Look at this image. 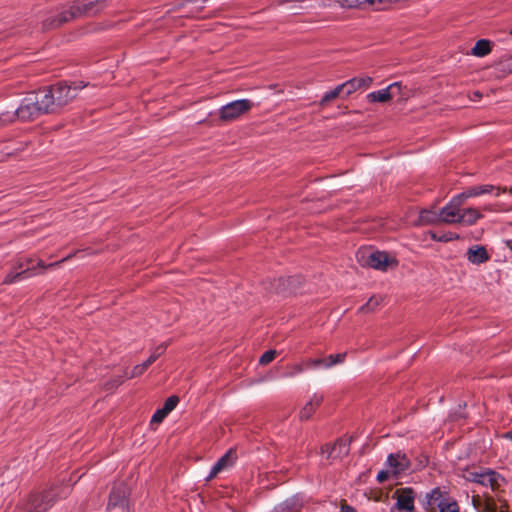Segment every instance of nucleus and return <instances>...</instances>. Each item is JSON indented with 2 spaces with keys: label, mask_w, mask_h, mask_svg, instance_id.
I'll return each mask as SVG.
<instances>
[{
  "label": "nucleus",
  "mask_w": 512,
  "mask_h": 512,
  "mask_svg": "<svg viewBox=\"0 0 512 512\" xmlns=\"http://www.w3.org/2000/svg\"><path fill=\"white\" fill-rule=\"evenodd\" d=\"M389 477V471H380L377 475V480L379 482H384Z\"/></svg>",
  "instance_id": "obj_36"
},
{
  "label": "nucleus",
  "mask_w": 512,
  "mask_h": 512,
  "mask_svg": "<svg viewBox=\"0 0 512 512\" xmlns=\"http://www.w3.org/2000/svg\"><path fill=\"white\" fill-rule=\"evenodd\" d=\"M358 80L359 89L362 87H369L372 83V78L369 76L356 78Z\"/></svg>",
  "instance_id": "obj_34"
},
{
  "label": "nucleus",
  "mask_w": 512,
  "mask_h": 512,
  "mask_svg": "<svg viewBox=\"0 0 512 512\" xmlns=\"http://www.w3.org/2000/svg\"><path fill=\"white\" fill-rule=\"evenodd\" d=\"M511 34H512V29H511Z\"/></svg>",
  "instance_id": "obj_46"
},
{
  "label": "nucleus",
  "mask_w": 512,
  "mask_h": 512,
  "mask_svg": "<svg viewBox=\"0 0 512 512\" xmlns=\"http://www.w3.org/2000/svg\"><path fill=\"white\" fill-rule=\"evenodd\" d=\"M277 354L276 350H268L266 351L259 359V363L262 365H266L274 360Z\"/></svg>",
  "instance_id": "obj_31"
},
{
  "label": "nucleus",
  "mask_w": 512,
  "mask_h": 512,
  "mask_svg": "<svg viewBox=\"0 0 512 512\" xmlns=\"http://www.w3.org/2000/svg\"><path fill=\"white\" fill-rule=\"evenodd\" d=\"M166 347H167V345L165 343H163V344L159 345L158 347H156L152 353L158 354V357H159L160 355H162V353H164V351L166 350Z\"/></svg>",
  "instance_id": "obj_37"
},
{
  "label": "nucleus",
  "mask_w": 512,
  "mask_h": 512,
  "mask_svg": "<svg viewBox=\"0 0 512 512\" xmlns=\"http://www.w3.org/2000/svg\"><path fill=\"white\" fill-rule=\"evenodd\" d=\"M505 437H506L507 439L512 440V431H510V432L506 433V434H505Z\"/></svg>",
  "instance_id": "obj_42"
},
{
  "label": "nucleus",
  "mask_w": 512,
  "mask_h": 512,
  "mask_svg": "<svg viewBox=\"0 0 512 512\" xmlns=\"http://www.w3.org/2000/svg\"><path fill=\"white\" fill-rule=\"evenodd\" d=\"M387 463L392 468L394 474H399L408 467V460L404 455L400 454H390L387 458Z\"/></svg>",
  "instance_id": "obj_18"
},
{
  "label": "nucleus",
  "mask_w": 512,
  "mask_h": 512,
  "mask_svg": "<svg viewBox=\"0 0 512 512\" xmlns=\"http://www.w3.org/2000/svg\"><path fill=\"white\" fill-rule=\"evenodd\" d=\"M341 511L342 512H356L355 509L349 505H342Z\"/></svg>",
  "instance_id": "obj_40"
},
{
  "label": "nucleus",
  "mask_w": 512,
  "mask_h": 512,
  "mask_svg": "<svg viewBox=\"0 0 512 512\" xmlns=\"http://www.w3.org/2000/svg\"><path fill=\"white\" fill-rule=\"evenodd\" d=\"M235 453L232 450L227 451L218 461L212 466L206 480L209 481L216 477L220 472L233 466L235 462Z\"/></svg>",
  "instance_id": "obj_14"
},
{
  "label": "nucleus",
  "mask_w": 512,
  "mask_h": 512,
  "mask_svg": "<svg viewBox=\"0 0 512 512\" xmlns=\"http://www.w3.org/2000/svg\"><path fill=\"white\" fill-rule=\"evenodd\" d=\"M53 95L54 105L56 110L67 105L72 99L77 96L78 88L76 86L67 85L66 83H59L50 88Z\"/></svg>",
  "instance_id": "obj_7"
},
{
  "label": "nucleus",
  "mask_w": 512,
  "mask_h": 512,
  "mask_svg": "<svg viewBox=\"0 0 512 512\" xmlns=\"http://www.w3.org/2000/svg\"><path fill=\"white\" fill-rule=\"evenodd\" d=\"M322 7L339 4L341 7H354L359 5V0H317Z\"/></svg>",
  "instance_id": "obj_23"
},
{
  "label": "nucleus",
  "mask_w": 512,
  "mask_h": 512,
  "mask_svg": "<svg viewBox=\"0 0 512 512\" xmlns=\"http://www.w3.org/2000/svg\"><path fill=\"white\" fill-rule=\"evenodd\" d=\"M462 477L467 481L489 487L493 491L498 490L505 483L499 473L484 468L466 469L462 472Z\"/></svg>",
  "instance_id": "obj_3"
},
{
  "label": "nucleus",
  "mask_w": 512,
  "mask_h": 512,
  "mask_svg": "<svg viewBox=\"0 0 512 512\" xmlns=\"http://www.w3.org/2000/svg\"><path fill=\"white\" fill-rule=\"evenodd\" d=\"M440 210L434 211V210H422L420 212V222L422 224H439L441 223L440 220Z\"/></svg>",
  "instance_id": "obj_21"
},
{
  "label": "nucleus",
  "mask_w": 512,
  "mask_h": 512,
  "mask_svg": "<svg viewBox=\"0 0 512 512\" xmlns=\"http://www.w3.org/2000/svg\"><path fill=\"white\" fill-rule=\"evenodd\" d=\"M55 493L53 491L45 492L41 495H34L29 500V506L24 512H45L54 503Z\"/></svg>",
  "instance_id": "obj_11"
},
{
  "label": "nucleus",
  "mask_w": 512,
  "mask_h": 512,
  "mask_svg": "<svg viewBox=\"0 0 512 512\" xmlns=\"http://www.w3.org/2000/svg\"><path fill=\"white\" fill-rule=\"evenodd\" d=\"M37 266L42 268V269L46 268V265L44 264V262L42 260H38Z\"/></svg>",
  "instance_id": "obj_41"
},
{
  "label": "nucleus",
  "mask_w": 512,
  "mask_h": 512,
  "mask_svg": "<svg viewBox=\"0 0 512 512\" xmlns=\"http://www.w3.org/2000/svg\"><path fill=\"white\" fill-rule=\"evenodd\" d=\"M158 358V354H151L150 357L144 361L143 363L149 367L156 359Z\"/></svg>",
  "instance_id": "obj_39"
},
{
  "label": "nucleus",
  "mask_w": 512,
  "mask_h": 512,
  "mask_svg": "<svg viewBox=\"0 0 512 512\" xmlns=\"http://www.w3.org/2000/svg\"><path fill=\"white\" fill-rule=\"evenodd\" d=\"M37 96L28 93L27 96L22 100L21 104L15 111V115L23 121L32 120L39 115L41 111L37 105Z\"/></svg>",
  "instance_id": "obj_9"
},
{
  "label": "nucleus",
  "mask_w": 512,
  "mask_h": 512,
  "mask_svg": "<svg viewBox=\"0 0 512 512\" xmlns=\"http://www.w3.org/2000/svg\"><path fill=\"white\" fill-rule=\"evenodd\" d=\"M491 51V45L488 40H478L472 49V54L478 57H483Z\"/></svg>",
  "instance_id": "obj_22"
},
{
  "label": "nucleus",
  "mask_w": 512,
  "mask_h": 512,
  "mask_svg": "<svg viewBox=\"0 0 512 512\" xmlns=\"http://www.w3.org/2000/svg\"><path fill=\"white\" fill-rule=\"evenodd\" d=\"M252 107L253 103L249 99L235 100L223 105L219 109V118L225 122L234 121L248 112Z\"/></svg>",
  "instance_id": "obj_5"
},
{
  "label": "nucleus",
  "mask_w": 512,
  "mask_h": 512,
  "mask_svg": "<svg viewBox=\"0 0 512 512\" xmlns=\"http://www.w3.org/2000/svg\"><path fill=\"white\" fill-rule=\"evenodd\" d=\"M168 414L161 408L158 409L152 416V423H160Z\"/></svg>",
  "instance_id": "obj_32"
},
{
  "label": "nucleus",
  "mask_w": 512,
  "mask_h": 512,
  "mask_svg": "<svg viewBox=\"0 0 512 512\" xmlns=\"http://www.w3.org/2000/svg\"><path fill=\"white\" fill-rule=\"evenodd\" d=\"M273 512H288V504L286 502L280 503L274 508Z\"/></svg>",
  "instance_id": "obj_35"
},
{
  "label": "nucleus",
  "mask_w": 512,
  "mask_h": 512,
  "mask_svg": "<svg viewBox=\"0 0 512 512\" xmlns=\"http://www.w3.org/2000/svg\"><path fill=\"white\" fill-rule=\"evenodd\" d=\"M102 7L101 0H77L69 8L63 9L57 16H50L45 19L43 27L46 29L54 28L74 18L94 15Z\"/></svg>",
  "instance_id": "obj_2"
},
{
  "label": "nucleus",
  "mask_w": 512,
  "mask_h": 512,
  "mask_svg": "<svg viewBox=\"0 0 512 512\" xmlns=\"http://www.w3.org/2000/svg\"><path fill=\"white\" fill-rule=\"evenodd\" d=\"M312 0H290V10L298 14L300 10L312 8Z\"/></svg>",
  "instance_id": "obj_24"
},
{
  "label": "nucleus",
  "mask_w": 512,
  "mask_h": 512,
  "mask_svg": "<svg viewBox=\"0 0 512 512\" xmlns=\"http://www.w3.org/2000/svg\"><path fill=\"white\" fill-rule=\"evenodd\" d=\"M400 94H401V91H400V92H397V90H393V98H394L395 96L400 95Z\"/></svg>",
  "instance_id": "obj_43"
},
{
  "label": "nucleus",
  "mask_w": 512,
  "mask_h": 512,
  "mask_svg": "<svg viewBox=\"0 0 512 512\" xmlns=\"http://www.w3.org/2000/svg\"><path fill=\"white\" fill-rule=\"evenodd\" d=\"M458 237H459L458 234L452 233V232L445 233L440 236H437L436 234H432V238L439 242H449V241L458 239Z\"/></svg>",
  "instance_id": "obj_30"
},
{
  "label": "nucleus",
  "mask_w": 512,
  "mask_h": 512,
  "mask_svg": "<svg viewBox=\"0 0 512 512\" xmlns=\"http://www.w3.org/2000/svg\"><path fill=\"white\" fill-rule=\"evenodd\" d=\"M342 94L348 96L359 89L358 80L356 78L350 79L345 83L338 85Z\"/></svg>",
  "instance_id": "obj_25"
},
{
  "label": "nucleus",
  "mask_w": 512,
  "mask_h": 512,
  "mask_svg": "<svg viewBox=\"0 0 512 512\" xmlns=\"http://www.w3.org/2000/svg\"><path fill=\"white\" fill-rule=\"evenodd\" d=\"M356 257L361 266H367L381 271H386L397 264L393 256L382 251L362 250L357 253Z\"/></svg>",
  "instance_id": "obj_4"
},
{
  "label": "nucleus",
  "mask_w": 512,
  "mask_h": 512,
  "mask_svg": "<svg viewBox=\"0 0 512 512\" xmlns=\"http://www.w3.org/2000/svg\"><path fill=\"white\" fill-rule=\"evenodd\" d=\"M178 402H179V398L177 396H170L169 398L166 399L162 409L167 414H169L172 410L175 409V407L177 406Z\"/></svg>",
  "instance_id": "obj_28"
},
{
  "label": "nucleus",
  "mask_w": 512,
  "mask_h": 512,
  "mask_svg": "<svg viewBox=\"0 0 512 512\" xmlns=\"http://www.w3.org/2000/svg\"><path fill=\"white\" fill-rule=\"evenodd\" d=\"M467 259L470 263L479 265L489 260V254L484 246L475 245L468 249Z\"/></svg>",
  "instance_id": "obj_17"
},
{
  "label": "nucleus",
  "mask_w": 512,
  "mask_h": 512,
  "mask_svg": "<svg viewBox=\"0 0 512 512\" xmlns=\"http://www.w3.org/2000/svg\"><path fill=\"white\" fill-rule=\"evenodd\" d=\"M158 358V354H151L150 357L144 361L143 363L149 367L156 359Z\"/></svg>",
  "instance_id": "obj_38"
},
{
  "label": "nucleus",
  "mask_w": 512,
  "mask_h": 512,
  "mask_svg": "<svg viewBox=\"0 0 512 512\" xmlns=\"http://www.w3.org/2000/svg\"><path fill=\"white\" fill-rule=\"evenodd\" d=\"M147 368L148 367L144 363L136 365L133 367V369L131 370V372L129 374L126 373V378L138 377V376L142 375L146 371Z\"/></svg>",
  "instance_id": "obj_29"
},
{
  "label": "nucleus",
  "mask_w": 512,
  "mask_h": 512,
  "mask_svg": "<svg viewBox=\"0 0 512 512\" xmlns=\"http://www.w3.org/2000/svg\"><path fill=\"white\" fill-rule=\"evenodd\" d=\"M493 191H496V196L500 194V192H505L506 188L500 189L499 187H495L490 184L485 185H477L472 186L464 190L463 192L459 193V195L462 197V199L466 202L469 198L478 197L484 194L492 193Z\"/></svg>",
  "instance_id": "obj_13"
},
{
  "label": "nucleus",
  "mask_w": 512,
  "mask_h": 512,
  "mask_svg": "<svg viewBox=\"0 0 512 512\" xmlns=\"http://www.w3.org/2000/svg\"><path fill=\"white\" fill-rule=\"evenodd\" d=\"M426 505L430 510L439 508V512H459L457 502L445 497L439 488L427 493Z\"/></svg>",
  "instance_id": "obj_6"
},
{
  "label": "nucleus",
  "mask_w": 512,
  "mask_h": 512,
  "mask_svg": "<svg viewBox=\"0 0 512 512\" xmlns=\"http://www.w3.org/2000/svg\"><path fill=\"white\" fill-rule=\"evenodd\" d=\"M68 491L64 492L62 496H67Z\"/></svg>",
  "instance_id": "obj_45"
},
{
  "label": "nucleus",
  "mask_w": 512,
  "mask_h": 512,
  "mask_svg": "<svg viewBox=\"0 0 512 512\" xmlns=\"http://www.w3.org/2000/svg\"><path fill=\"white\" fill-rule=\"evenodd\" d=\"M57 264H58L57 262L56 263H51L49 266L52 267V266H56Z\"/></svg>",
  "instance_id": "obj_44"
},
{
  "label": "nucleus",
  "mask_w": 512,
  "mask_h": 512,
  "mask_svg": "<svg viewBox=\"0 0 512 512\" xmlns=\"http://www.w3.org/2000/svg\"><path fill=\"white\" fill-rule=\"evenodd\" d=\"M401 88L402 86L400 82H394L384 89L369 93L367 95V99L370 102H388L393 98V90H397V92H400Z\"/></svg>",
  "instance_id": "obj_16"
},
{
  "label": "nucleus",
  "mask_w": 512,
  "mask_h": 512,
  "mask_svg": "<svg viewBox=\"0 0 512 512\" xmlns=\"http://www.w3.org/2000/svg\"><path fill=\"white\" fill-rule=\"evenodd\" d=\"M129 488L126 484L115 485L109 495L107 508H119L122 512H129Z\"/></svg>",
  "instance_id": "obj_8"
},
{
  "label": "nucleus",
  "mask_w": 512,
  "mask_h": 512,
  "mask_svg": "<svg viewBox=\"0 0 512 512\" xmlns=\"http://www.w3.org/2000/svg\"><path fill=\"white\" fill-rule=\"evenodd\" d=\"M32 95L37 96V105L42 114L44 113H52L57 111L53 101V95L51 94L50 89H43L37 92H31Z\"/></svg>",
  "instance_id": "obj_15"
},
{
  "label": "nucleus",
  "mask_w": 512,
  "mask_h": 512,
  "mask_svg": "<svg viewBox=\"0 0 512 512\" xmlns=\"http://www.w3.org/2000/svg\"><path fill=\"white\" fill-rule=\"evenodd\" d=\"M341 94H342V92H341V90H340L339 86L335 87L333 90L326 92V93L322 96V98H321V100H320V105H321V106L326 105V104H327V103H329L330 101H332V100L336 99V98H337L339 95H341Z\"/></svg>",
  "instance_id": "obj_26"
},
{
  "label": "nucleus",
  "mask_w": 512,
  "mask_h": 512,
  "mask_svg": "<svg viewBox=\"0 0 512 512\" xmlns=\"http://www.w3.org/2000/svg\"><path fill=\"white\" fill-rule=\"evenodd\" d=\"M395 495L397 498L396 507L399 510L406 512L414 510L415 493L411 488L397 489Z\"/></svg>",
  "instance_id": "obj_12"
},
{
  "label": "nucleus",
  "mask_w": 512,
  "mask_h": 512,
  "mask_svg": "<svg viewBox=\"0 0 512 512\" xmlns=\"http://www.w3.org/2000/svg\"><path fill=\"white\" fill-rule=\"evenodd\" d=\"M383 298L381 296H372L365 305L361 307V311L370 312L376 309L379 304L382 302Z\"/></svg>",
  "instance_id": "obj_27"
},
{
  "label": "nucleus",
  "mask_w": 512,
  "mask_h": 512,
  "mask_svg": "<svg viewBox=\"0 0 512 512\" xmlns=\"http://www.w3.org/2000/svg\"><path fill=\"white\" fill-rule=\"evenodd\" d=\"M345 447H346L345 443H343V442H337V443H335V445L331 448V450H330V448H329L328 446H327L326 448H323V453H325V452L327 451V452H328V457H335V456L333 455L334 451H335L337 448H339V449L341 450L342 448H345Z\"/></svg>",
  "instance_id": "obj_33"
},
{
  "label": "nucleus",
  "mask_w": 512,
  "mask_h": 512,
  "mask_svg": "<svg viewBox=\"0 0 512 512\" xmlns=\"http://www.w3.org/2000/svg\"><path fill=\"white\" fill-rule=\"evenodd\" d=\"M465 201L457 194L440 209L441 223L445 224H461L464 226L474 225L478 220L483 218V214L474 208H463Z\"/></svg>",
  "instance_id": "obj_1"
},
{
  "label": "nucleus",
  "mask_w": 512,
  "mask_h": 512,
  "mask_svg": "<svg viewBox=\"0 0 512 512\" xmlns=\"http://www.w3.org/2000/svg\"><path fill=\"white\" fill-rule=\"evenodd\" d=\"M323 397L318 394H314L309 401L304 405V407L300 411V418L302 420H307L311 417V415L314 413L316 407L320 405L322 402Z\"/></svg>",
  "instance_id": "obj_19"
},
{
  "label": "nucleus",
  "mask_w": 512,
  "mask_h": 512,
  "mask_svg": "<svg viewBox=\"0 0 512 512\" xmlns=\"http://www.w3.org/2000/svg\"><path fill=\"white\" fill-rule=\"evenodd\" d=\"M346 357V353H339L330 355L327 358L317 360L315 366L319 368L329 369L337 364L343 363Z\"/></svg>",
  "instance_id": "obj_20"
},
{
  "label": "nucleus",
  "mask_w": 512,
  "mask_h": 512,
  "mask_svg": "<svg viewBox=\"0 0 512 512\" xmlns=\"http://www.w3.org/2000/svg\"><path fill=\"white\" fill-rule=\"evenodd\" d=\"M32 263V259L25 258L20 259L14 268L13 271H11L4 279V283L6 284H12L16 283L22 279H26L28 277H31L32 275H35L36 272L34 271V267H31L30 264Z\"/></svg>",
  "instance_id": "obj_10"
}]
</instances>
